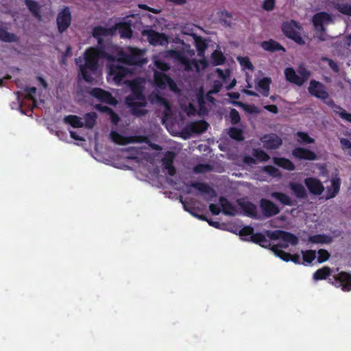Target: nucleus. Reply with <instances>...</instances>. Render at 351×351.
Returning <instances> with one entry per match:
<instances>
[{
    "label": "nucleus",
    "mask_w": 351,
    "mask_h": 351,
    "mask_svg": "<svg viewBox=\"0 0 351 351\" xmlns=\"http://www.w3.org/2000/svg\"><path fill=\"white\" fill-rule=\"evenodd\" d=\"M108 69L109 75L113 76L114 80L117 83L121 82L130 73L128 68L118 64H112Z\"/></svg>",
    "instance_id": "2eb2a0df"
},
{
    "label": "nucleus",
    "mask_w": 351,
    "mask_h": 351,
    "mask_svg": "<svg viewBox=\"0 0 351 351\" xmlns=\"http://www.w3.org/2000/svg\"><path fill=\"white\" fill-rule=\"evenodd\" d=\"M300 79H302V80H304V83L307 80V79L308 78V77L310 76L311 75V73L309 71H308L307 69H300Z\"/></svg>",
    "instance_id": "338daca9"
},
{
    "label": "nucleus",
    "mask_w": 351,
    "mask_h": 351,
    "mask_svg": "<svg viewBox=\"0 0 351 351\" xmlns=\"http://www.w3.org/2000/svg\"><path fill=\"white\" fill-rule=\"evenodd\" d=\"M339 141L341 149L343 151L350 149V151L348 152V154L351 156V141H350L348 138H341Z\"/></svg>",
    "instance_id": "13d9d810"
},
{
    "label": "nucleus",
    "mask_w": 351,
    "mask_h": 351,
    "mask_svg": "<svg viewBox=\"0 0 351 351\" xmlns=\"http://www.w3.org/2000/svg\"><path fill=\"white\" fill-rule=\"evenodd\" d=\"M24 3L36 19L41 20L40 5L37 1L34 0H25Z\"/></svg>",
    "instance_id": "a878e982"
},
{
    "label": "nucleus",
    "mask_w": 351,
    "mask_h": 351,
    "mask_svg": "<svg viewBox=\"0 0 351 351\" xmlns=\"http://www.w3.org/2000/svg\"><path fill=\"white\" fill-rule=\"evenodd\" d=\"M263 170L265 173L274 178L281 177V172L280 170L272 165L265 166Z\"/></svg>",
    "instance_id": "49530a36"
},
{
    "label": "nucleus",
    "mask_w": 351,
    "mask_h": 351,
    "mask_svg": "<svg viewBox=\"0 0 351 351\" xmlns=\"http://www.w3.org/2000/svg\"><path fill=\"white\" fill-rule=\"evenodd\" d=\"M308 90L311 95L324 100L328 106L332 108L333 112L336 114H338L341 119L351 123V113L347 112L345 109L336 104L331 99L326 101L329 98V94L326 90L323 84L315 80H312L310 82Z\"/></svg>",
    "instance_id": "7ed1b4c3"
},
{
    "label": "nucleus",
    "mask_w": 351,
    "mask_h": 351,
    "mask_svg": "<svg viewBox=\"0 0 351 351\" xmlns=\"http://www.w3.org/2000/svg\"><path fill=\"white\" fill-rule=\"evenodd\" d=\"M229 117L230 119V123L232 125H237L241 121L239 112L234 108L230 110Z\"/></svg>",
    "instance_id": "603ef678"
},
{
    "label": "nucleus",
    "mask_w": 351,
    "mask_h": 351,
    "mask_svg": "<svg viewBox=\"0 0 351 351\" xmlns=\"http://www.w3.org/2000/svg\"><path fill=\"white\" fill-rule=\"evenodd\" d=\"M154 82L160 89H165L169 86L171 89L174 90L176 87V84L169 75L159 71L154 72Z\"/></svg>",
    "instance_id": "f8f14e48"
},
{
    "label": "nucleus",
    "mask_w": 351,
    "mask_h": 351,
    "mask_svg": "<svg viewBox=\"0 0 351 351\" xmlns=\"http://www.w3.org/2000/svg\"><path fill=\"white\" fill-rule=\"evenodd\" d=\"M111 30L110 29L106 28L101 25H97L93 29V36L97 39L98 43L99 45L102 43V36H108L110 34Z\"/></svg>",
    "instance_id": "473e14b6"
},
{
    "label": "nucleus",
    "mask_w": 351,
    "mask_h": 351,
    "mask_svg": "<svg viewBox=\"0 0 351 351\" xmlns=\"http://www.w3.org/2000/svg\"><path fill=\"white\" fill-rule=\"evenodd\" d=\"M102 58L112 62L116 60L115 56L107 53L101 46L89 47L85 51L84 64L80 66V73L86 82H93V75L97 70L99 60Z\"/></svg>",
    "instance_id": "f257e3e1"
},
{
    "label": "nucleus",
    "mask_w": 351,
    "mask_h": 351,
    "mask_svg": "<svg viewBox=\"0 0 351 351\" xmlns=\"http://www.w3.org/2000/svg\"><path fill=\"white\" fill-rule=\"evenodd\" d=\"M308 241L311 243L330 244L332 241V238L329 235L318 234L310 236Z\"/></svg>",
    "instance_id": "c756f323"
},
{
    "label": "nucleus",
    "mask_w": 351,
    "mask_h": 351,
    "mask_svg": "<svg viewBox=\"0 0 351 351\" xmlns=\"http://www.w3.org/2000/svg\"><path fill=\"white\" fill-rule=\"evenodd\" d=\"M300 29V24L294 20L286 21L282 25V31L287 38L300 45H303L305 44V41L298 32Z\"/></svg>",
    "instance_id": "39448f33"
},
{
    "label": "nucleus",
    "mask_w": 351,
    "mask_h": 351,
    "mask_svg": "<svg viewBox=\"0 0 351 351\" xmlns=\"http://www.w3.org/2000/svg\"><path fill=\"white\" fill-rule=\"evenodd\" d=\"M190 186L197 189L202 194L208 195L210 199L216 196L215 191L206 183L199 182H192L190 184Z\"/></svg>",
    "instance_id": "412c9836"
},
{
    "label": "nucleus",
    "mask_w": 351,
    "mask_h": 351,
    "mask_svg": "<svg viewBox=\"0 0 351 351\" xmlns=\"http://www.w3.org/2000/svg\"><path fill=\"white\" fill-rule=\"evenodd\" d=\"M212 63L215 66L222 65L226 61L223 53L219 50H215L211 55Z\"/></svg>",
    "instance_id": "4c0bfd02"
},
{
    "label": "nucleus",
    "mask_w": 351,
    "mask_h": 351,
    "mask_svg": "<svg viewBox=\"0 0 351 351\" xmlns=\"http://www.w3.org/2000/svg\"><path fill=\"white\" fill-rule=\"evenodd\" d=\"M261 141L266 149H276L282 144V139L275 134H265L261 138Z\"/></svg>",
    "instance_id": "dca6fc26"
},
{
    "label": "nucleus",
    "mask_w": 351,
    "mask_h": 351,
    "mask_svg": "<svg viewBox=\"0 0 351 351\" xmlns=\"http://www.w3.org/2000/svg\"><path fill=\"white\" fill-rule=\"evenodd\" d=\"M121 38H130L132 36L131 25L128 23H119L117 25Z\"/></svg>",
    "instance_id": "2f4dec72"
},
{
    "label": "nucleus",
    "mask_w": 351,
    "mask_h": 351,
    "mask_svg": "<svg viewBox=\"0 0 351 351\" xmlns=\"http://www.w3.org/2000/svg\"><path fill=\"white\" fill-rule=\"evenodd\" d=\"M97 115L95 112H88L84 115L85 122L84 126L86 128L91 129L96 123Z\"/></svg>",
    "instance_id": "79ce46f5"
},
{
    "label": "nucleus",
    "mask_w": 351,
    "mask_h": 351,
    "mask_svg": "<svg viewBox=\"0 0 351 351\" xmlns=\"http://www.w3.org/2000/svg\"><path fill=\"white\" fill-rule=\"evenodd\" d=\"M271 196L285 206H291L295 205V202L293 201L288 195L284 193L273 192L271 193Z\"/></svg>",
    "instance_id": "7c9ffc66"
},
{
    "label": "nucleus",
    "mask_w": 351,
    "mask_h": 351,
    "mask_svg": "<svg viewBox=\"0 0 351 351\" xmlns=\"http://www.w3.org/2000/svg\"><path fill=\"white\" fill-rule=\"evenodd\" d=\"M95 109L101 112H105L109 114L112 112V109L108 106H104L102 104H96L95 106Z\"/></svg>",
    "instance_id": "680f3d73"
},
{
    "label": "nucleus",
    "mask_w": 351,
    "mask_h": 351,
    "mask_svg": "<svg viewBox=\"0 0 351 351\" xmlns=\"http://www.w3.org/2000/svg\"><path fill=\"white\" fill-rule=\"evenodd\" d=\"M64 122L69 124L74 128H80L84 126V123L82 121L81 118L77 115H67L64 118Z\"/></svg>",
    "instance_id": "e433bc0d"
},
{
    "label": "nucleus",
    "mask_w": 351,
    "mask_h": 351,
    "mask_svg": "<svg viewBox=\"0 0 351 351\" xmlns=\"http://www.w3.org/2000/svg\"><path fill=\"white\" fill-rule=\"evenodd\" d=\"M264 108L267 111L272 112L274 114H277L278 112V108L276 105H274V104L267 105Z\"/></svg>",
    "instance_id": "774afa93"
},
{
    "label": "nucleus",
    "mask_w": 351,
    "mask_h": 351,
    "mask_svg": "<svg viewBox=\"0 0 351 351\" xmlns=\"http://www.w3.org/2000/svg\"><path fill=\"white\" fill-rule=\"evenodd\" d=\"M331 20L330 15L326 12H321L314 14L312 19L313 24L316 31L319 32L320 34L317 36L321 40H325V28L324 23Z\"/></svg>",
    "instance_id": "6e6552de"
},
{
    "label": "nucleus",
    "mask_w": 351,
    "mask_h": 351,
    "mask_svg": "<svg viewBox=\"0 0 351 351\" xmlns=\"http://www.w3.org/2000/svg\"><path fill=\"white\" fill-rule=\"evenodd\" d=\"M195 45L198 56H204V52L208 47V45L205 40L202 37H196L195 39Z\"/></svg>",
    "instance_id": "ea45409f"
},
{
    "label": "nucleus",
    "mask_w": 351,
    "mask_h": 351,
    "mask_svg": "<svg viewBox=\"0 0 351 351\" xmlns=\"http://www.w3.org/2000/svg\"><path fill=\"white\" fill-rule=\"evenodd\" d=\"M108 115L110 116L111 122L114 125H117L120 121L119 116L113 110L109 113Z\"/></svg>",
    "instance_id": "69168bd1"
},
{
    "label": "nucleus",
    "mask_w": 351,
    "mask_h": 351,
    "mask_svg": "<svg viewBox=\"0 0 351 351\" xmlns=\"http://www.w3.org/2000/svg\"><path fill=\"white\" fill-rule=\"evenodd\" d=\"M238 204L245 215L252 219H258L256 206L250 201L238 200Z\"/></svg>",
    "instance_id": "6ab92c4d"
},
{
    "label": "nucleus",
    "mask_w": 351,
    "mask_h": 351,
    "mask_svg": "<svg viewBox=\"0 0 351 351\" xmlns=\"http://www.w3.org/2000/svg\"><path fill=\"white\" fill-rule=\"evenodd\" d=\"M131 93L125 97V104L130 102L147 101L143 93L144 87L138 80H134L130 84Z\"/></svg>",
    "instance_id": "423d86ee"
},
{
    "label": "nucleus",
    "mask_w": 351,
    "mask_h": 351,
    "mask_svg": "<svg viewBox=\"0 0 351 351\" xmlns=\"http://www.w3.org/2000/svg\"><path fill=\"white\" fill-rule=\"evenodd\" d=\"M261 46L264 50L269 52L278 51H282L285 52L286 51L284 47L273 39L262 42Z\"/></svg>",
    "instance_id": "5701e85b"
},
{
    "label": "nucleus",
    "mask_w": 351,
    "mask_h": 351,
    "mask_svg": "<svg viewBox=\"0 0 351 351\" xmlns=\"http://www.w3.org/2000/svg\"><path fill=\"white\" fill-rule=\"evenodd\" d=\"M341 186V180L339 178H332L331 180V186L328 187L326 199H330L334 198L339 192Z\"/></svg>",
    "instance_id": "b1692460"
},
{
    "label": "nucleus",
    "mask_w": 351,
    "mask_h": 351,
    "mask_svg": "<svg viewBox=\"0 0 351 351\" xmlns=\"http://www.w3.org/2000/svg\"><path fill=\"white\" fill-rule=\"evenodd\" d=\"M126 105L130 108L131 114L136 117H141L148 113L147 109L143 108L147 106V101L130 102L127 103Z\"/></svg>",
    "instance_id": "aec40b11"
},
{
    "label": "nucleus",
    "mask_w": 351,
    "mask_h": 351,
    "mask_svg": "<svg viewBox=\"0 0 351 351\" xmlns=\"http://www.w3.org/2000/svg\"><path fill=\"white\" fill-rule=\"evenodd\" d=\"M228 134L231 138L238 141H241L244 139L243 130L241 128L231 127L228 131Z\"/></svg>",
    "instance_id": "58836bf2"
},
{
    "label": "nucleus",
    "mask_w": 351,
    "mask_h": 351,
    "mask_svg": "<svg viewBox=\"0 0 351 351\" xmlns=\"http://www.w3.org/2000/svg\"><path fill=\"white\" fill-rule=\"evenodd\" d=\"M110 138L114 143L118 145H123L133 142V141L131 140L132 138L124 136L116 131H112L110 132Z\"/></svg>",
    "instance_id": "72a5a7b5"
},
{
    "label": "nucleus",
    "mask_w": 351,
    "mask_h": 351,
    "mask_svg": "<svg viewBox=\"0 0 351 351\" xmlns=\"http://www.w3.org/2000/svg\"><path fill=\"white\" fill-rule=\"evenodd\" d=\"M71 13L67 6H64L62 10L58 12L56 18L58 30L60 34L64 32L71 25Z\"/></svg>",
    "instance_id": "1a4fd4ad"
},
{
    "label": "nucleus",
    "mask_w": 351,
    "mask_h": 351,
    "mask_svg": "<svg viewBox=\"0 0 351 351\" xmlns=\"http://www.w3.org/2000/svg\"><path fill=\"white\" fill-rule=\"evenodd\" d=\"M252 155L261 162H267L270 158L269 156L265 151L261 149H254Z\"/></svg>",
    "instance_id": "37998d69"
},
{
    "label": "nucleus",
    "mask_w": 351,
    "mask_h": 351,
    "mask_svg": "<svg viewBox=\"0 0 351 351\" xmlns=\"http://www.w3.org/2000/svg\"><path fill=\"white\" fill-rule=\"evenodd\" d=\"M285 75L287 81L298 86H302L304 84V80L300 79V77L296 74L295 70L291 67L287 68L285 70Z\"/></svg>",
    "instance_id": "c85d7f7f"
},
{
    "label": "nucleus",
    "mask_w": 351,
    "mask_h": 351,
    "mask_svg": "<svg viewBox=\"0 0 351 351\" xmlns=\"http://www.w3.org/2000/svg\"><path fill=\"white\" fill-rule=\"evenodd\" d=\"M328 282L336 287H341L343 291H351V274L348 272L341 271L328 278Z\"/></svg>",
    "instance_id": "0eeeda50"
},
{
    "label": "nucleus",
    "mask_w": 351,
    "mask_h": 351,
    "mask_svg": "<svg viewBox=\"0 0 351 351\" xmlns=\"http://www.w3.org/2000/svg\"><path fill=\"white\" fill-rule=\"evenodd\" d=\"M275 0H265L263 3V8L267 11H271L275 6Z\"/></svg>",
    "instance_id": "052dcab7"
},
{
    "label": "nucleus",
    "mask_w": 351,
    "mask_h": 351,
    "mask_svg": "<svg viewBox=\"0 0 351 351\" xmlns=\"http://www.w3.org/2000/svg\"><path fill=\"white\" fill-rule=\"evenodd\" d=\"M267 237L271 240H282L290 243L292 245H296L298 243V239L295 234L281 230H265L264 233L256 232L249 238H243V241L254 243L271 250L272 245Z\"/></svg>",
    "instance_id": "f03ea898"
},
{
    "label": "nucleus",
    "mask_w": 351,
    "mask_h": 351,
    "mask_svg": "<svg viewBox=\"0 0 351 351\" xmlns=\"http://www.w3.org/2000/svg\"><path fill=\"white\" fill-rule=\"evenodd\" d=\"M89 94L101 102L110 105H115L117 104V101L112 95L101 88H93L90 90Z\"/></svg>",
    "instance_id": "9d476101"
},
{
    "label": "nucleus",
    "mask_w": 351,
    "mask_h": 351,
    "mask_svg": "<svg viewBox=\"0 0 351 351\" xmlns=\"http://www.w3.org/2000/svg\"><path fill=\"white\" fill-rule=\"evenodd\" d=\"M254 231V228L251 226H245L239 230V234L241 237V239L243 240V238H249L252 235L255 234Z\"/></svg>",
    "instance_id": "de8ad7c7"
},
{
    "label": "nucleus",
    "mask_w": 351,
    "mask_h": 351,
    "mask_svg": "<svg viewBox=\"0 0 351 351\" xmlns=\"http://www.w3.org/2000/svg\"><path fill=\"white\" fill-rule=\"evenodd\" d=\"M260 208L265 217L269 218L280 213V208L271 200L263 198L260 201Z\"/></svg>",
    "instance_id": "ddd939ff"
},
{
    "label": "nucleus",
    "mask_w": 351,
    "mask_h": 351,
    "mask_svg": "<svg viewBox=\"0 0 351 351\" xmlns=\"http://www.w3.org/2000/svg\"><path fill=\"white\" fill-rule=\"evenodd\" d=\"M337 10L343 14L351 16V5L349 3H338Z\"/></svg>",
    "instance_id": "3c124183"
},
{
    "label": "nucleus",
    "mask_w": 351,
    "mask_h": 351,
    "mask_svg": "<svg viewBox=\"0 0 351 351\" xmlns=\"http://www.w3.org/2000/svg\"><path fill=\"white\" fill-rule=\"evenodd\" d=\"M296 136L300 138V143L311 144L314 143V138H311L306 132L299 131L296 133Z\"/></svg>",
    "instance_id": "a18cd8bd"
},
{
    "label": "nucleus",
    "mask_w": 351,
    "mask_h": 351,
    "mask_svg": "<svg viewBox=\"0 0 351 351\" xmlns=\"http://www.w3.org/2000/svg\"><path fill=\"white\" fill-rule=\"evenodd\" d=\"M211 170V167L208 164H197L193 168V171L196 173H204Z\"/></svg>",
    "instance_id": "5fc2aeb1"
},
{
    "label": "nucleus",
    "mask_w": 351,
    "mask_h": 351,
    "mask_svg": "<svg viewBox=\"0 0 351 351\" xmlns=\"http://www.w3.org/2000/svg\"><path fill=\"white\" fill-rule=\"evenodd\" d=\"M331 269L328 266H325L316 270L313 274V278L315 280H325L331 275Z\"/></svg>",
    "instance_id": "f704fd0d"
},
{
    "label": "nucleus",
    "mask_w": 351,
    "mask_h": 351,
    "mask_svg": "<svg viewBox=\"0 0 351 351\" xmlns=\"http://www.w3.org/2000/svg\"><path fill=\"white\" fill-rule=\"evenodd\" d=\"M221 210L226 215L234 216L236 214V208L224 197H219Z\"/></svg>",
    "instance_id": "bb28decb"
},
{
    "label": "nucleus",
    "mask_w": 351,
    "mask_h": 351,
    "mask_svg": "<svg viewBox=\"0 0 351 351\" xmlns=\"http://www.w3.org/2000/svg\"><path fill=\"white\" fill-rule=\"evenodd\" d=\"M209 210L212 213V214L217 215L220 213L221 208H220L219 206L215 204H210L209 205Z\"/></svg>",
    "instance_id": "e2e57ef3"
},
{
    "label": "nucleus",
    "mask_w": 351,
    "mask_h": 351,
    "mask_svg": "<svg viewBox=\"0 0 351 351\" xmlns=\"http://www.w3.org/2000/svg\"><path fill=\"white\" fill-rule=\"evenodd\" d=\"M180 202L182 204L183 206H184V208L186 211L189 212V213H191L193 216L195 217L196 218L202 220V221H207V217L205 216V215H198L195 213H194L193 210V208H191V207H189L187 206L186 202L182 199V197H180Z\"/></svg>",
    "instance_id": "8fccbe9b"
},
{
    "label": "nucleus",
    "mask_w": 351,
    "mask_h": 351,
    "mask_svg": "<svg viewBox=\"0 0 351 351\" xmlns=\"http://www.w3.org/2000/svg\"><path fill=\"white\" fill-rule=\"evenodd\" d=\"M209 125L204 120L191 121L186 124L185 130L189 134H202L208 130Z\"/></svg>",
    "instance_id": "f3484780"
},
{
    "label": "nucleus",
    "mask_w": 351,
    "mask_h": 351,
    "mask_svg": "<svg viewBox=\"0 0 351 351\" xmlns=\"http://www.w3.org/2000/svg\"><path fill=\"white\" fill-rule=\"evenodd\" d=\"M176 158V154L173 152L168 151L167 152L164 157L162 159V166L171 165H173V161Z\"/></svg>",
    "instance_id": "c03bdc74"
},
{
    "label": "nucleus",
    "mask_w": 351,
    "mask_h": 351,
    "mask_svg": "<svg viewBox=\"0 0 351 351\" xmlns=\"http://www.w3.org/2000/svg\"><path fill=\"white\" fill-rule=\"evenodd\" d=\"M18 37L13 33L8 32L5 27L0 26V40L5 43L17 42Z\"/></svg>",
    "instance_id": "c9c22d12"
},
{
    "label": "nucleus",
    "mask_w": 351,
    "mask_h": 351,
    "mask_svg": "<svg viewBox=\"0 0 351 351\" xmlns=\"http://www.w3.org/2000/svg\"><path fill=\"white\" fill-rule=\"evenodd\" d=\"M155 65L157 67V69H160L162 71H167L170 69L169 65L162 60L155 61Z\"/></svg>",
    "instance_id": "bf43d9fd"
},
{
    "label": "nucleus",
    "mask_w": 351,
    "mask_h": 351,
    "mask_svg": "<svg viewBox=\"0 0 351 351\" xmlns=\"http://www.w3.org/2000/svg\"><path fill=\"white\" fill-rule=\"evenodd\" d=\"M318 257L317 262L319 263H322L328 261L330 256V253L324 249H320L317 252Z\"/></svg>",
    "instance_id": "864d4df0"
},
{
    "label": "nucleus",
    "mask_w": 351,
    "mask_h": 351,
    "mask_svg": "<svg viewBox=\"0 0 351 351\" xmlns=\"http://www.w3.org/2000/svg\"><path fill=\"white\" fill-rule=\"evenodd\" d=\"M304 182L310 193L312 195L318 196L324 191V186L322 182L316 178H306L304 179Z\"/></svg>",
    "instance_id": "4468645a"
},
{
    "label": "nucleus",
    "mask_w": 351,
    "mask_h": 351,
    "mask_svg": "<svg viewBox=\"0 0 351 351\" xmlns=\"http://www.w3.org/2000/svg\"><path fill=\"white\" fill-rule=\"evenodd\" d=\"M271 251L274 253V254L280 258L282 260L288 262L290 261L291 254L285 252L282 249H278V245H272L271 247Z\"/></svg>",
    "instance_id": "a19ab883"
},
{
    "label": "nucleus",
    "mask_w": 351,
    "mask_h": 351,
    "mask_svg": "<svg viewBox=\"0 0 351 351\" xmlns=\"http://www.w3.org/2000/svg\"><path fill=\"white\" fill-rule=\"evenodd\" d=\"M292 156L300 160H315L317 158L314 152L300 147L294 148L292 150Z\"/></svg>",
    "instance_id": "a211bd4d"
},
{
    "label": "nucleus",
    "mask_w": 351,
    "mask_h": 351,
    "mask_svg": "<svg viewBox=\"0 0 351 351\" xmlns=\"http://www.w3.org/2000/svg\"><path fill=\"white\" fill-rule=\"evenodd\" d=\"M271 83V78L265 77L258 81L256 88L258 91L261 92L264 97H268Z\"/></svg>",
    "instance_id": "cd10ccee"
},
{
    "label": "nucleus",
    "mask_w": 351,
    "mask_h": 351,
    "mask_svg": "<svg viewBox=\"0 0 351 351\" xmlns=\"http://www.w3.org/2000/svg\"><path fill=\"white\" fill-rule=\"evenodd\" d=\"M145 50L137 47H128L125 51L120 50L117 52V61L130 66H143L147 62L144 57Z\"/></svg>",
    "instance_id": "20e7f679"
},
{
    "label": "nucleus",
    "mask_w": 351,
    "mask_h": 351,
    "mask_svg": "<svg viewBox=\"0 0 351 351\" xmlns=\"http://www.w3.org/2000/svg\"><path fill=\"white\" fill-rule=\"evenodd\" d=\"M302 258L304 262L311 263L316 258V252L315 250H308L302 251Z\"/></svg>",
    "instance_id": "09e8293b"
},
{
    "label": "nucleus",
    "mask_w": 351,
    "mask_h": 351,
    "mask_svg": "<svg viewBox=\"0 0 351 351\" xmlns=\"http://www.w3.org/2000/svg\"><path fill=\"white\" fill-rule=\"evenodd\" d=\"M216 73L218 74L219 77L220 78H222L223 80H226L230 75V71L228 69L224 71L223 70L219 68H217L216 69Z\"/></svg>",
    "instance_id": "0e129e2a"
},
{
    "label": "nucleus",
    "mask_w": 351,
    "mask_h": 351,
    "mask_svg": "<svg viewBox=\"0 0 351 351\" xmlns=\"http://www.w3.org/2000/svg\"><path fill=\"white\" fill-rule=\"evenodd\" d=\"M274 163L279 167L287 171H294L295 169V165L288 158L284 157H274Z\"/></svg>",
    "instance_id": "393cba45"
},
{
    "label": "nucleus",
    "mask_w": 351,
    "mask_h": 351,
    "mask_svg": "<svg viewBox=\"0 0 351 351\" xmlns=\"http://www.w3.org/2000/svg\"><path fill=\"white\" fill-rule=\"evenodd\" d=\"M142 34L147 36L148 42L153 46L162 45L167 41L165 34L156 32L152 29L143 30Z\"/></svg>",
    "instance_id": "9b49d317"
},
{
    "label": "nucleus",
    "mask_w": 351,
    "mask_h": 351,
    "mask_svg": "<svg viewBox=\"0 0 351 351\" xmlns=\"http://www.w3.org/2000/svg\"><path fill=\"white\" fill-rule=\"evenodd\" d=\"M289 187L297 198L301 199L307 198V192L301 183L291 182L289 184Z\"/></svg>",
    "instance_id": "4be33fe9"
},
{
    "label": "nucleus",
    "mask_w": 351,
    "mask_h": 351,
    "mask_svg": "<svg viewBox=\"0 0 351 351\" xmlns=\"http://www.w3.org/2000/svg\"><path fill=\"white\" fill-rule=\"evenodd\" d=\"M238 59L239 60L241 65L243 66L244 68L248 70H253L254 66L247 57L239 58Z\"/></svg>",
    "instance_id": "4d7b16f0"
},
{
    "label": "nucleus",
    "mask_w": 351,
    "mask_h": 351,
    "mask_svg": "<svg viewBox=\"0 0 351 351\" xmlns=\"http://www.w3.org/2000/svg\"><path fill=\"white\" fill-rule=\"evenodd\" d=\"M36 90H37L36 88L34 86H32V87L26 86L24 88V91L26 93L25 98L30 99V100H34L35 104H36V100L34 99V95L36 94Z\"/></svg>",
    "instance_id": "6e6d98bb"
}]
</instances>
